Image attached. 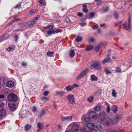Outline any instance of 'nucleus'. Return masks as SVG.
Wrapping results in <instances>:
<instances>
[{"label": "nucleus", "instance_id": "obj_43", "mask_svg": "<svg viewBox=\"0 0 132 132\" xmlns=\"http://www.w3.org/2000/svg\"><path fill=\"white\" fill-rule=\"evenodd\" d=\"M36 11L35 10H32L29 11V14H31L36 13Z\"/></svg>", "mask_w": 132, "mask_h": 132}, {"label": "nucleus", "instance_id": "obj_26", "mask_svg": "<svg viewBox=\"0 0 132 132\" xmlns=\"http://www.w3.org/2000/svg\"><path fill=\"white\" fill-rule=\"evenodd\" d=\"M56 94L57 95L62 96L65 94V92L63 91H57L56 92Z\"/></svg>", "mask_w": 132, "mask_h": 132}, {"label": "nucleus", "instance_id": "obj_15", "mask_svg": "<svg viewBox=\"0 0 132 132\" xmlns=\"http://www.w3.org/2000/svg\"><path fill=\"white\" fill-rule=\"evenodd\" d=\"M112 125L113 124H116L119 121V118L118 117H114L111 119Z\"/></svg>", "mask_w": 132, "mask_h": 132}, {"label": "nucleus", "instance_id": "obj_38", "mask_svg": "<svg viewBox=\"0 0 132 132\" xmlns=\"http://www.w3.org/2000/svg\"><path fill=\"white\" fill-rule=\"evenodd\" d=\"M20 20V19H16L14 20H13L8 23L7 25L9 26L10 25L12 24L13 23Z\"/></svg>", "mask_w": 132, "mask_h": 132}, {"label": "nucleus", "instance_id": "obj_4", "mask_svg": "<svg viewBox=\"0 0 132 132\" xmlns=\"http://www.w3.org/2000/svg\"><path fill=\"white\" fill-rule=\"evenodd\" d=\"M101 68L100 65V62L96 61L93 63L90 67L91 69L95 68L97 70H99Z\"/></svg>", "mask_w": 132, "mask_h": 132}, {"label": "nucleus", "instance_id": "obj_25", "mask_svg": "<svg viewBox=\"0 0 132 132\" xmlns=\"http://www.w3.org/2000/svg\"><path fill=\"white\" fill-rule=\"evenodd\" d=\"M15 46H9L7 49L6 50L8 51H12L14 50Z\"/></svg>", "mask_w": 132, "mask_h": 132}, {"label": "nucleus", "instance_id": "obj_49", "mask_svg": "<svg viewBox=\"0 0 132 132\" xmlns=\"http://www.w3.org/2000/svg\"><path fill=\"white\" fill-rule=\"evenodd\" d=\"M96 128L99 130H101L102 129V126L100 125H98L96 126Z\"/></svg>", "mask_w": 132, "mask_h": 132}, {"label": "nucleus", "instance_id": "obj_5", "mask_svg": "<svg viewBox=\"0 0 132 132\" xmlns=\"http://www.w3.org/2000/svg\"><path fill=\"white\" fill-rule=\"evenodd\" d=\"M67 98L71 104H74L75 103V100L73 95H69L67 96Z\"/></svg>", "mask_w": 132, "mask_h": 132}, {"label": "nucleus", "instance_id": "obj_22", "mask_svg": "<svg viewBox=\"0 0 132 132\" xmlns=\"http://www.w3.org/2000/svg\"><path fill=\"white\" fill-rule=\"evenodd\" d=\"M118 110V108L117 106L113 105L112 106L111 110L114 113H116Z\"/></svg>", "mask_w": 132, "mask_h": 132}, {"label": "nucleus", "instance_id": "obj_31", "mask_svg": "<svg viewBox=\"0 0 132 132\" xmlns=\"http://www.w3.org/2000/svg\"><path fill=\"white\" fill-rule=\"evenodd\" d=\"M75 52L73 50H71L69 53V56L71 57H73L75 55Z\"/></svg>", "mask_w": 132, "mask_h": 132}, {"label": "nucleus", "instance_id": "obj_1", "mask_svg": "<svg viewBox=\"0 0 132 132\" xmlns=\"http://www.w3.org/2000/svg\"><path fill=\"white\" fill-rule=\"evenodd\" d=\"M7 97L8 101L11 102H16L18 99L17 96L13 93L9 94Z\"/></svg>", "mask_w": 132, "mask_h": 132}, {"label": "nucleus", "instance_id": "obj_27", "mask_svg": "<svg viewBox=\"0 0 132 132\" xmlns=\"http://www.w3.org/2000/svg\"><path fill=\"white\" fill-rule=\"evenodd\" d=\"M99 118L101 120L103 121L105 118L104 114L101 113L100 114Z\"/></svg>", "mask_w": 132, "mask_h": 132}, {"label": "nucleus", "instance_id": "obj_14", "mask_svg": "<svg viewBox=\"0 0 132 132\" xmlns=\"http://www.w3.org/2000/svg\"><path fill=\"white\" fill-rule=\"evenodd\" d=\"M111 60V58L109 57H106L103 60L102 62V64H105L106 63H110Z\"/></svg>", "mask_w": 132, "mask_h": 132}, {"label": "nucleus", "instance_id": "obj_13", "mask_svg": "<svg viewBox=\"0 0 132 132\" xmlns=\"http://www.w3.org/2000/svg\"><path fill=\"white\" fill-rule=\"evenodd\" d=\"M8 105L9 108L11 110H13L16 108V105L14 103H9Z\"/></svg>", "mask_w": 132, "mask_h": 132}, {"label": "nucleus", "instance_id": "obj_63", "mask_svg": "<svg viewBox=\"0 0 132 132\" xmlns=\"http://www.w3.org/2000/svg\"><path fill=\"white\" fill-rule=\"evenodd\" d=\"M14 37L16 41H17L18 38V36L17 35H16L14 36Z\"/></svg>", "mask_w": 132, "mask_h": 132}, {"label": "nucleus", "instance_id": "obj_19", "mask_svg": "<svg viewBox=\"0 0 132 132\" xmlns=\"http://www.w3.org/2000/svg\"><path fill=\"white\" fill-rule=\"evenodd\" d=\"M102 93L101 90L99 89L96 91L94 93V94L96 96H98L101 95Z\"/></svg>", "mask_w": 132, "mask_h": 132}, {"label": "nucleus", "instance_id": "obj_62", "mask_svg": "<svg viewBox=\"0 0 132 132\" xmlns=\"http://www.w3.org/2000/svg\"><path fill=\"white\" fill-rule=\"evenodd\" d=\"M80 24L81 26H85L86 24V23L85 22H83L82 23H81Z\"/></svg>", "mask_w": 132, "mask_h": 132}, {"label": "nucleus", "instance_id": "obj_6", "mask_svg": "<svg viewBox=\"0 0 132 132\" xmlns=\"http://www.w3.org/2000/svg\"><path fill=\"white\" fill-rule=\"evenodd\" d=\"M6 111L4 108L0 107V119L6 116Z\"/></svg>", "mask_w": 132, "mask_h": 132}, {"label": "nucleus", "instance_id": "obj_12", "mask_svg": "<svg viewBox=\"0 0 132 132\" xmlns=\"http://www.w3.org/2000/svg\"><path fill=\"white\" fill-rule=\"evenodd\" d=\"M72 116H69L66 117H61V119L62 121H71Z\"/></svg>", "mask_w": 132, "mask_h": 132}, {"label": "nucleus", "instance_id": "obj_34", "mask_svg": "<svg viewBox=\"0 0 132 132\" xmlns=\"http://www.w3.org/2000/svg\"><path fill=\"white\" fill-rule=\"evenodd\" d=\"M39 2L40 4V6H42L43 5H45L46 4V2L44 0H39Z\"/></svg>", "mask_w": 132, "mask_h": 132}, {"label": "nucleus", "instance_id": "obj_21", "mask_svg": "<svg viewBox=\"0 0 132 132\" xmlns=\"http://www.w3.org/2000/svg\"><path fill=\"white\" fill-rule=\"evenodd\" d=\"M54 27V26L53 25H51L47 27H43V29L45 30L48 29L49 30H51L53 29Z\"/></svg>", "mask_w": 132, "mask_h": 132}, {"label": "nucleus", "instance_id": "obj_9", "mask_svg": "<svg viewBox=\"0 0 132 132\" xmlns=\"http://www.w3.org/2000/svg\"><path fill=\"white\" fill-rule=\"evenodd\" d=\"M131 20L130 18L129 17V18L128 20V26H127V23H125L123 24V28L124 29L126 28L127 30H128L130 28V24Z\"/></svg>", "mask_w": 132, "mask_h": 132}, {"label": "nucleus", "instance_id": "obj_46", "mask_svg": "<svg viewBox=\"0 0 132 132\" xmlns=\"http://www.w3.org/2000/svg\"><path fill=\"white\" fill-rule=\"evenodd\" d=\"M20 26L22 27H25L27 25V23L26 22H24L19 24Z\"/></svg>", "mask_w": 132, "mask_h": 132}, {"label": "nucleus", "instance_id": "obj_48", "mask_svg": "<svg viewBox=\"0 0 132 132\" xmlns=\"http://www.w3.org/2000/svg\"><path fill=\"white\" fill-rule=\"evenodd\" d=\"M100 109V107L99 106H96L94 108V110L96 111H99Z\"/></svg>", "mask_w": 132, "mask_h": 132}, {"label": "nucleus", "instance_id": "obj_55", "mask_svg": "<svg viewBox=\"0 0 132 132\" xmlns=\"http://www.w3.org/2000/svg\"><path fill=\"white\" fill-rule=\"evenodd\" d=\"M21 5L20 3L16 5L15 6V8H18L19 9L20 8Z\"/></svg>", "mask_w": 132, "mask_h": 132}, {"label": "nucleus", "instance_id": "obj_18", "mask_svg": "<svg viewBox=\"0 0 132 132\" xmlns=\"http://www.w3.org/2000/svg\"><path fill=\"white\" fill-rule=\"evenodd\" d=\"M94 99V97L92 95L90 96L87 99V101L89 103H92Z\"/></svg>", "mask_w": 132, "mask_h": 132}, {"label": "nucleus", "instance_id": "obj_47", "mask_svg": "<svg viewBox=\"0 0 132 132\" xmlns=\"http://www.w3.org/2000/svg\"><path fill=\"white\" fill-rule=\"evenodd\" d=\"M80 130L82 132H86L87 129L85 127H83L80 128Z\"/></svg>", "mask_w": 132, "mask_h": 132}, {"label": "nucleus", "instance_id": "obj_16", "mask_svg": "<svg viewBox=\"0 0 132 132\" xmlns=\"http://www.w3.org/2000/svg\"><path fill=\"white\" fill-rule=\"evenodd\" d=\"M6 82V80L5 78L2 76H0V84L3 85H4Z\"/></svg>", "mask_w": 132, "mask_h": 132}, {"label": "nucleus", "instance_id": "obj_2", "mask_svg": "<svg viewBox=\"0 0 132 132\" xmlns=\"http://www.w3.org/2000/svg\"><path fill=\"white\" fill-rule=\"evenodd\" d=\"M68 127L71 129L75 131H78L80 126L76 122H73L70 124Z\"/></svg>", "mask_w": 132, "mask_h": 132}, {"label": "nucleus", "instance_id": "obj_42", "mask_svg": "<svg viewBox=\"0 0 132 132\" xmlns=\"http://www.w3.org/2000/svg\"><path fill=\"white\" fill-rule=\"evenodd\" d=\"M120 3L119 4L116 3L115 5V7H116L117 9H121L122 8V6L121 5H119V4H120Z\"/></svg>", "mask_w": 132, "mask_h": 132}, {"label": "nucleus", "instance_id": "obj_51", "mask_svg": "<svg viewBox=\"0 0 132 132\" xmlns=\"http://www.w3.org/2000/svg\"><path fill=\"white\" fill-rule=\"evenodd\" d=\"M89 16L91 18L94 16V14L93 12H91L89 13Z\"/></svg>", "mask_w": 132, "mask_h": 132}, {"label": "nucleus", "instance_id": "obj_61", "mask_svg": "<svg viewBox=\"0 0 132 132\" xmlns=\"http://www.w3.org/2000/svg\"><path fill=\"white\" fill-rule=\"evenodd\" d=\"M98 26L97 24H96L95 25L93 26V28L94 29H96L98 28Z\"/></svg>", "mask_w": 132, "mask_h": 132}, {"label": "nucleus", "instance_id": "obj_54", "mask_svg": "<svg viewBox=\"0 0 132 132\" xmlns=\"http://www.w3.org/2000/svg\"><path fill=\"white\" fill-rule=\"evenodd\" d=\"M109 10V8L108 7H106L103 10V11L104 12H106L108 11Z\"/></svg>", "mask_w": 132, "mask_h": 132}, {"label": "nucleus", "instance_id": "obj_60", "mask_svg": "<svg viewBox=\"0 0 132 132\" xmlns=\"http://www.w3.org/2000/svg\"><path fill=\"white\" fill-rule=\"evenodd\" d=\"M36 110V108L35 106H34L33 107L32 109V111L33 112H35Z\"/></svg>", "mask_w": 132, "mask_h": 132}, {"label": "nucleus", "instance_id": "obj_44", "mask_svg": "<svg viewBox=\"0 0 132 132\" xmlns=\"http://www.w3.org/2000/svg\"><path fill=\"white\" fill-rule=\"evenodd\" d=\"M116 71L119 73L122 72L120 68L119 67H117L116 68Z\"/></svg>", "mask_w": 132, "mask_h": 132}, {"label": "nucleus", "instance_id": "obj_24", "mask_svg": "<svg viewBox=\"0 0 132 132\" xmlns=\"http://www.w3.org/2000/svg\"><path fill=\"white\" fill-rule=\"evenodd\" d=\"M117 93L116 90L114 89H113L112 90V95L113 97L116 98L117 97Z\"/></svg>", "mask_w": 132, "mask_h": 132}, {"label": "nucleus", "instance_id": "obj_10", "mask_svg": "<svg viewBox=\"0 0 132 132\" xmlns=\"http://www.w3.org/2000/svg\"><path fill=\"white\" fill-rule=\"evenodd\" d=\"M86 125L91 130L94 129L95 128V126L94 124L89 122L87 123Z\"/></svg>", "mask_w": 132, "mask_h": 132}, {"label": "nucleus", "instance_id": "obj_28", "mask_svg": "<svg viewBox=\"0 0 132 132\" xmlns=\"http://www.w3.org/2000/svg\"><path fill=\"white\" fill-rule=\"evenodd\" d=\"M104 71L107 75L111 74L112 73L110 70L107 68L105 69Z\"/></svg>", "mask_w": 132, "mask_h": 132}, {"label": "nucleus", "instance_id": "obj_32", "mask_svg": "<svg viewBox=\"0 0 132 132\" xmlns=\"http://www.w3.org/2000/svg\"><path fill=\"white\" fill-rule=\"evenodd\" d=\"M105 103L106 106H107V111L108 112H110V107L109 105L106 102H105Z\"/></svg>", "mask_w": 132, "mask_h": 132}, {"label": "nucleus", "instance_id": "obj_56", "mask_svg": "<svg viewBox=\"0 0 132 132\" xmlns=\"http://www.w3.org/2000/svg\"><path fill=\"white\" fill-rule=\"evenodd\" d=\"M4 104L3 103H1L0 104V107L3 108H4Z\"/></svg>", "mask_w": 132, "mask_h": 132}, {"label": "nucleus", "instance_id": "obj_33", "mask_svg": "<svg viewBox=\"0 0 132 132\" xmlns=\"http://www.w3.org/2000/svg\"><path fill=\"white\" fill-rule=\"evenodd\" d=\"M31 127V126L30 125L27 124L25 126V129L26 131H28L29 130Z\"/></svg>", "mask_w": 132, "mask_h": 132}, {"label": "nucleus", "instance_id": "obj_23", "mask_svg": "<svg viewBox=\"0 0 132 132\" xmlns=\"http://www.w3.org/2000/svg\"><path fill=\"white\" fill-rule=\"evenodd\" d=\"M87 6L86 4H83V11L85 13H87L88 11V10L87 9Z\"/></svg>", "mask_w": 132, "mask_h": 132}, {"label": "nucleus", "instance_id": "obj_30", "mask_svg": "<svg viewBox=\"0 0 132 132\" xmlns=\"http://www.w3.org/2000/svg\"><path fill=\"white\" fill-rule=\"evenodd\" d=\"M73 88V86H70L69 85L65 87L66 90L68 91H70Z\"/></svg>", "mask_w": 132, "mask_h": 132}, {"label": "nucleus", "instance_id": "obj_59", "mask_svg": "<svg viewBox=\"0 0 132 132\" xmlns=\"http://www.w3.org/2000/svg\"><path fill=\"white\" fill-rule=\"evenodd\" d=\"M66 21L67 23H69L70 22V20L69 18H67L66 19Z\"/></svg>", "mask_w": 132, "mask_h": 132}, {"label": "nucleus", "instance_id": "obj_29", "mask_svg": "<svg viewBox=\"0 0 132 132\" xmlns=\"http://www.w3.org/2000/svg\"><path fill=\"white\" fill-rule=\"evenodd\" d=\"M91 79L92 81H96L97 80V78L94 75H91Z\"/></svg>", "mask_w": 132, "mask_h": 132}, {"label": "nucleus", "instance_id": "obj_52", "mask_svg": "<svg viewBox=\"0 0 132 132\" xmlns=\"http://www.w3.org/2000/svg\"><path fill=\"white\" fill-rule=\"evenodd\" d=\"M45 113V111L44 110H42V112L40 113V116H43L44 115Z\"/></svg>", "mask_w": 132, "mask_h": 132}, {"label": "nucleus", "instance_id": "obj_7", "mask_svg": "<svg viewBox=\"0 0 132 132\" xmlns=\"http://www.w3.org/2000/svg\"><path fill=\"white\" fill-rule=\"evenodd\" d=\"M89 116L90 118L94 119H97L98 118L97 114L94 111L90 112L89 114Z\"/></svg>", "mask_w": 132, "mask_h": 132}, {"label": "nucleus", "instance_id": "obj_41", "mask_svg": "<svg viewBox=\"0 0 132 132\" xmlns=\"http://www.w3.org/2000/svg\"><path fill=\"white\" fill-rule=\"evenodd\" d=\"M37 127L38 128L40 129H42L43 128V126L42 125L41 123H38Z\"/></svg>", "mask_w": 132, "mask_h": 132}, {"label": "nucleus", "instance_id": "obj_57", "mask_svg": "<svg viewBox=\"0 0 132 132\" xmlns=\"http://www.w3.org/2000/svg\"><path fill=\"white\" fill-rule=\"evenodd\" d=\"M48 93L49 92L48 91L45 92L43 93V95L45 96H46L48 94Z\"/></svg>", "mask_w": 132, "mask_h": 132}, {"label": "nucleus", "instance_id": "obj_35", "mask_svg": "<svg viewBox=\"0 0 132 132\" xmlns=\"http://www.w3.org/2000/svg\"><path fill=\"white\" fill-rule=\"evenodd\" d=\"M47 34L48 36H51L52 34H55V30H52L49 31L47 32Z\"/></svg>", "mask_w": 132, "mask_h": 132}, {"label": "nucleus", "instance_id": "obj_45", "mask_svg": "<svg viewBox=\"0 0 132 132\" xmlns=\"http://www.w3.org/2000/svg\"><path fill=\"white\" fill-rule=\"evenodd\" d=\"M36 22V21L33 20V21L31 22L30 24V27H32V26Z\"/></svg>", "mask_w": 132, "mask_h": 132}, {"label": "nucleus", "instance_id": "obj_3", "mask_svg": "<svg viewBox=\"0 0 132 132\" xmlns=\"http://www.w3.org/2000/svg\"><path fill=\"white\" fill-rule=\"evenodd\" d=\"M89 72L88 69L86 68L82 71L78 75L77 77V79H79L83 78Z\"/></svg>", "mask_w": 132, "mask_h": 132}, {"label": "nucleus", "instance_id": "obj_36", "mask_svg": "<svg viewBox=\"0 0 132 132\" xmlns=\"http://www.w3.org/2000/svg\"><path fill=\"white\" fill-rule=\"evenodd\" d=\"M93 46L92 45H89L87 46L85 50L87 51H89L93 49Z\"/></svg>", "mask_w": 132, "mask_h": 132}, {"label": "nucleus", "instance_id": "obj_11", "mask_svg": "<svg viewBox=\"0 0 132 132\" xmlns=\"http://www.w3.org/2000/svg\"><path fill=\"white\" fill-rule=\"evenodd\" d=\"M84 121L86 122L87 123L89 122L90 120V119L88 116V115L86 114H85L82 117V118Z\"/></svg>", "mask_w": 132, "mask_h": 132}, {"label": "nucleus", "instance_id": "obj_17", "mask_svg": "<svg viewBox=\"0 0 132 132\" xmlns=\"http://www.w3.org/2000/svg\"><path fill=\"white\" fill-rule=\"evenodd\" d=\"M6 85L8 87L11 88L14 86V84L13 81H8L6 83Z\"/></svg>", "mask_w": 132, "mask_h": 132}, {"label": "nucleus", "instance_id": "obj_39", "mask_svg": "<svg viewBox=\"0 0 132 132\" xmlns=\"http://www.w3.org/2000/svg\"><path fill=\"white\" fill-rule=\"evenodd\" d=\"M102 45L100 44L98 45L97 46L95 47V51L96 52H98L99 51V49L101 48L102 47Z\"/></svg>", "mask_w": 132, "mask_h": 132}, {"label": "nucleus", "instance_id": "obj_40", "mask_svg": "<svg viewBox=\"0 0 132 132\" xmlns=\"http://www.w3.org/2000/svg\"><path fill=\"white\" fill-rule=\"evenodd\" d=\"M54 52L53 51L48 52L47 53V55L49 56L52 57L53 56Z\"/></svg>", "mask_w": 132, "mask_h": 132}, {"label": "nucleus", "instance_id": "obj_53", "mask_svg": "<svg viewBox=\"0 0 132 132\" xmlns=\"http://www.w3.org/2000/svg\"><path fill=\"white\" fill-rule=\"evenodd\" d=\"M62 30L60 29H57L55 30V32L57 33L60 32H61Z\"/></svg>", "mask_w": 132, "mask_h": 132}, {"label": "nucleus", "instance_id": "obj_20", "mask_svg": "<svg viewBox=\"0 0 132 132\" xmlns=\"http://www.w3.org/2000/svg\"><path fill=\"white\" fill-rule=\"evenodd\" d=\"M8 36L9 35L7 34H6L0 37V42L3 41L6 39Z\"/></svg>", "mask_w": 132, "mask_h": 132}, {"label": "nucleus", "instance_id": "obj_64", "mask_svg": "<svg viewBox=\"0 0 132 132\" xmlns=\"http://www.w3.org/2000/svg\"><path fill=\"white\" fill-rule=\"evenodd\" d=\"M78 15L80 16H82V14L80 12H79L78 13Z\"/></svg>", "mask_w": 132, "mask_h": 132}, {"label": "nucleus", "instance_id": "obj_8", "mask_svg": "<svg viewBox=\"0 0 132 132\" xmlns=\"http://www.w3.org/2000/svg\"><path fill=\"white\" fill-rule=\"evenodd\" d=\"M112 119L109 118L105 119L104 121V124L107 126H111L112 125Z\"/></svg>", "mask_w": 132, "mask_h": 132}, {"label": "nucleus", "instance_id": "obj_50", "mask_svg": "<svg viewBox=\"0 0 132 132\" xmlns=\"http://www.w3.org/2000/svg\"><path fill=\"white\" fill-rule=\"evenodd\" d=\"M39 18L40 15H38L34 18L33 20H34L36 21L39 19Z\"/></svg>", "mask_w": 132, "mask_h": 132}, {"label": "nucleus", "instance_id": "obj_37", "mask_svg": "<svg viewBox=\"0 0 132 132\" xmlns=\"http://www.w3.org/2000/svg\"><path fill=\"white\" fill-rule=\"evenodd\" d=\"M82 40V38L81 37L78 36L76 38L75 40L77 42H81Z\"/></svg>", "mask_w": 132, "mask_h": 132}, {"label": "nucleus", "instance_id": "obj_58", "mask_svg": "<svg viewBox=\"0 0 132 132\" xmlns=\"http://www.w3.org/2000/svg\"><path fill=\"white\" fill-rule=\"evenodd\" d=\"M86 132H97V131L95 129H93V130L89 131Z\"/></svg>", "mask_w": 132, "mask_h": 132}]
</instances>
